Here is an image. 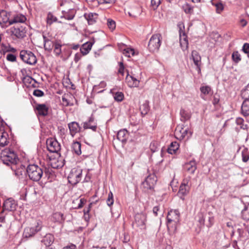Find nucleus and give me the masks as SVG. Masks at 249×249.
Listing matches in <instances>:
<instances>
[{"instance_id": "64", "label": "nucleus", "mask_w": 249, "mask_h": 249, "mask_svg": "<svg viewBox=\"0 0 249 249\" xmlns=\"http://www.w3.org/2000/svg\"><path fill=\"white\" fill-rule=\"evenodd\" d=\"M240 24L241 26L245 27L247 24V21L244 19H241L240 20Z\"/></svg>"}, {"instance_id": "26", "label": "nucleus", "mask_w": 249, "mask_h": 249, "mask_svg": "<svg viewBox=\"0 0 249 249\" xmlns=\"http://www.w3.org/2000/svg\"><path fill=\"white\" fill-rule=\"evenodd\" d=\"M128 137V131L125 129L120 130L117 135V139L122 142H125Z\"/></svg>"}, {"instance_id": "4", "label": "nucleus", "mask_w": 249, "mask_h": 249, "mask_svg": "<svg viewBox=\"0 0 249 249\" xmlns=\"http://www.w3.org/2000/svg\"><path fill=\"white\" fill-rule=\"evenodd\" d=\"M146 216L143 213H137L135 216V221L132 226L137 231L144 230L146 229Z\"/></svg>"}, {"instance_id": "35", "label": "nucleus", "mask_w": 249, "mask_h": 249, "mask_svg": "<svg viewBox=\"0 0 249 249\" xmlns=\"http://www.w3.org/2000/svg\"><path fill=\"white\" fill-rule=\"evenodd\" d=\"M3 46V50L2 49L3 55H4L6 53H17V50L16 49L11 47L9 44H5V46Z\"/></svg>"}, {"instance_id": "60", "label": "nucleus", "mask_w": 249, "mask_h": 249, "mask_svg": "<svg viewBox=\"0 0 249 249\" xmlns=\"http://www.w3.org/2000/svg\"><path fill=\"white\" fill-rule=\"evenodd\" d=\"M33 79L30 76H27L24 78V82L31 84L33 83Z\"/></svg>"}, {"instance_id": "17", "label": "nucleus", "mask_w": 249, "mask_h": 249, "mask_svg": "<svg viewBox=\"0 0 249 249\" xmlns=\"http://www.w3.org/2000/svg\"><path fill=\"white\" fill-rule=\"evenodd\" d=\"M10 14L4 10L0 11V25L2 26L10 25Z\"/></svg>"}, {"instance_id": "27", "label": "nucleus", "mask_w": 249, "mask_h": 249, "mask_svg": "<svg viewBox=\"0 0 249 249\" xmlns=\"http://www.w3.org/2000/svg\"><path fill=\"white\" fill-rule=\"evenodd\" d=\"M84 17L87 20L89 25H92L96 22L98 14L96 13L85 14Z\"/></svg>"}, {"instance_id": "57", "label": "nucleus", "mask_w": 249, "mask_h": 249, "mask_svg": "<svg viewBox=\"0 0 249 249\" xmlns=\"http://www.w3.org/2000/svg\"><path fill=\"white\" fill-rule=\"evenodd\" d=\"M198 217L199 218V219L198 220V221L199 222V223L201 225H204L205 220H204V218L203 214L202 213H198Z\"/></svg>"}, {"instance_id": "55", "label": "nucleus", "mask_w": 249, "mask_h": 249, "mask_svg": "<svg viewBox=\"0 0 249 249\" xmlns=\"http://www.w3.org/2000/svg\"><path fill=\"white\" fill-rule=\"evenodd\" d=\"M33 95L36 97H42L44 93L43 91L39 89H35L33 92Z\"/></svg>"}, {"instance_id": "18", "label": "nucleus", "mask_w": 249, "mask_h": 249, "mask_svg": "<svg viewBox=\"0 0 249 249\" xmlns=\"http://www.w3.org/2000/svg\"><path fill=\"white\" fill-rule=\"evenodd\" d=\"M68 127L70 130V134L72 137H74L77 133L80 132L81 129L79 124L76 122L69 123L68 124Z\"/></svg>"}, {"instance_id": "23", "label": "nucleus", "mask_w": 249, "mask_h": 249, "mask_svg": "<svg viewBox=\"0 0 249 249\" xmlns=\"http://www.w3.org/2000/svg\"><path fill=\"white\" fill-rule=\"evenodd\" d=\"M94 43V41L93 40V42H87L83 44L80 48L81 53L83 55L87 54L91 50L92 46Z\"/></svg>"}, {"instance_id": "63", "label": "nucleus", "mask_w": 249, "mask_h": 249, "mask_svg": "<svg viewBox=\"0 0 249 249\" xmlns=\"http://www.w3.org/2000/svg\"><path fill=\"white\" fill-rule=\"evenodd\" d=\"M63 249H76V246L73 244H71V245L64 247Z\"/></svg>"}, {"instance_id": "54", "label": "nucleus", "mask_w": 249, "mask_h": 249, "mask_svg": "<svg viewBox=\"0 0 249 249\" xmlns=\"http://www.w3.org/2000/svg\"><path fill=\"white\" fill-rule=\"evenodd\" d=\"M133 82L132 84L130 83V87H138L139 86L140 81L136 78L134 77L133 74V79H132Z\"/></svg>"}, {"instance_id": "5", "label": "nucleus", "mask_w": 249, "mask_h": 249, "mask_svg": "<svg viewBox=\"0 0 249 249\" xmlns=\"http://www.w3.org/2000/svg\"><path fill=\"white\" fill-rule=\"evenodd\" d=\"M161 36L160 34L153 35L150 38L148 48L150 52H155L159 50L161 45Z\"/></svg>"}, {"instance_id": "20", "label": "nucleus", "mask_w": 249, "mask_h": 249, "mask_svg": "<svg viewBox=\"0 0 249 249\" xmlns=\"http://www.w3.org/2000/svg\"><path fill=\"white\" fill-rule=\"evenodd\" d=\"M192 57L195 65L196 66V70L198 72H200L201 57L198 53L195 50L192 52Z\"/></svg>"}, {"instance_id": "59", "label": "nucleus", "mask_w": 249, "mask_h": 249, "mask_svg": "<svg viewBox=\"0 0 249 249\" xmlns=\"http://www.w3.org/2000/svg\"><path fill=\"white\" fill-rule=\"evenodd\" d=\"M81 54H82L81 53H77L75 54L74 58V60L75 62L77 63L81 59V58L82 57Z\"/></svg>"}, {"instance_id": "40", "label": "nucleus", "mask_w": 249, "mask_h": 249, "mask_svg": "<svg viewBox=\"0 0 249 249\" xmlns=\"http://www.w3.org/2000/svg\"><path fill=\"white\" fill-rule=\"evenodd\" d=\"M244 120L242 118H237L236 119V124L239 126L240 128L243 129H247L248 128V125L244 124Z\"/></svg>"}, {"instance_id": "2", "label": "nucleus", "mask_w": 249, "mask_h": 249, "mask_svg": "<svg viewBox=\"0 0 249 249\" xmlns=\"http://www.w3.org/2000/svg\"><path fill=\"white\" fill-rule=\"evenodd\" d=\"M26 171L29 178L34 181H39L43 175L42 168L36 164H29Z\"/></svg>"}, {"instance_id": "42", "label": "nucleus", "mask_w": 249, "mask_h": 249, "mask_svg": "<svg viewBox=\"0 0 249 249\" xmlns=\"http://www.w3.org/2000/svg\"><path fill=\"white\" fill-rule=\"evenodd\" d=\"M124 98V95L122 92H117L114 95V99L117 102H121Z\"/></svg>"}, {"instance_id": "43", "label": "nucleus", "mask_w": 249, "mask_h": 249, "mask_svg": "<svg viewBox=\"0 0 249 249\" xmlns=\"http://www.w3.org/2000/svg\"><path fill=\"white\" fill-rule=\"evenodd\" d=\"M47 19V23L50 25L57 21V18L51 13H48Z\"/></svg>"}, {"instance_id": "47", "label": "nucleus", "mask_w": 249, "mask_h": 249, "mask_svg": "<svg viewBox=\"0 0 249 249\" xmlns=\"http://www.w3.org/2000/svg\"><path fill=\"white\" fill-rule=\"evenodd\" d=\"M232 58L233 61L236 63L241 60L240 55L238 52H234L232 53Z\"/></svg>"}, {"instance_id": "33", "label": "nucleus", "mask_w": 249, "mask_h": 249, "mask_svg": "<svg viewBox=\"0 0 249 249\" xmlns=\"http://www.w3.org/2000/svg\"><path fill=\"white\" fill-rule=\"evenodd\" d=\"M72 151L77 155H80L81 154V145L78 142H74L71 145Z\"/></svg>"}, {"instance_id": "61", "label": "nucleus", "mask_w": 249, "mask_h": 249, "mask_svg": "<svg viewBox=\"0 0 249 249\" xmlns=\"http://www.w3.org/2000/svg\"><path fill=\"white\" fill-rule=\"evenodd\" d=\"M160 211V207L159 206H155L153 209V212L155 215H158V212Z\"/></svg>"}, {"instance_id": "62", "label": "nucleus", "mask_w": 249, "mask_h": 249, "mask_svg": "<svg viewBox=\"0 0 249 249\" xmlns=\"http://www.w3.org/2000/svg\"><path fill=\"white\" fill-rule=\"evenodd\" d=\"M31 85L33 88L39 87V83H38L35 79H33V83Z\"/></svg>"}, {"instance_id": "50", "label": "nucleus", "mask_w": 249, "mask_h": 249, "mask_svg": "<svg viewBox=\"0 0 249 249\" xmlns=\"http://www.w3.org/2000/svg\"><path fill=\"white\" fill-rule=\"evenodd\" d=\"M107 24L108 28L110 30H113L115 29L116 23H115V22L113 20H112L111 19H108Z\"/></svg>"}, {"instance_id": "14", "label": "nucleus", "mask_w": 249, "mask_h": 249, "mask_svg": "<svg viewBox=\"0 0 249 249\" xmlns=\"http://www.w3.org/2000/svg\"><path fill=\"white\" fill-rule=\"evenodd\" d=\"M17 204L16 201L12 198L7 199L4 201L2 205V211H7L9 212L14 211L16 210Z\"/></svg>"}, {"instance_id": "15", "label": "nucleus", "mask_w": 249, "mask_h": 249, "mask_svg": "<svg viewBox=\"0 0 249 249\" xmlns=\"http://www.w3.org/2000/svg\"><path fill=\"white\" fill-rule=\"evenodd\" d=\"M41 229V226L39 222H37L35 227H27L23 232V234L25 237H30L35 235L37 232Z\"/></svg>"}, {"instance_id": "56", "label": "nucleus", "mask_w": 249, "mask_h": 249, "mask_svg": "<svg viewBox=\"0 0 249 249\" xmlns=\"http://www.w3.org/2000/svg\"><path fill=\"white\" fill-rule=\"evenodd\" d=\"M242 51L246 54L249 53V43H246L243 45Z\"/></svg>"}, {"instance_id": "10", "label": "nucleus", "mask_w": 249, "mask_h": 249, "mask_svg": "<svg viewBox=\"0 0 249 249\" xmlns=\"http://www.w3.org/2000/svg\"><path fill=\"white\" fill-rule=\"evenodd\" d=\"M46 144L47 149L50 152L58 153L61 149L60 144L54 139H47Z\"/></svg>"}, {"instance_id": "41", "label": "nucleus", "mask_w": 249, "mask_h": 249, "mask_svg": "<svg viewBox=\"0 0 249 249\" xmlns=\"http://www.w3.org/2000/svg\"><path fill=\"white\" fill-rule=\"evenodd\" d=\"M242 157L243 161L246 162L249 160V150L247 148H244L242 152Z\"/></svg>"}, {"instance_id": "25", "label": "nucleus", "mask_w": 249, "mask_h": 249, "mask_svg": "<svg viewBox=\"0 0 249 249\" xmlns=\"http://www.w3.org/2000/svg\"><path fill=\"white\" fill-rule=\"evenodd\" d=\"M180 120L181 122L185 123L190 119L191 118V113L190 112L185 110L184 109L181 108L180 110Z\"/></svg>"}, {"instance_id": "53", "label": "nucleus", "mask_w": 249, "mask_h": 249, "mask_svg": "<svg viewBox=\"0 0 249 249\" xmlns=\"http://www.w3.org/2000/svg\"><path fill=\"white\" fill-rule=\"evenodd\" d=\"M183 9L186 14H191L193 12V8L189 4H186L183 6Z\"/></svg>"}, {"instance_id": "9", "label": "nucleus", "mask_w": 249, "mask_h": 249, "mask_svg": "<svg viewBox=\"0 0 249 249\" xmlns=\"http://www.w3.org/2000/svg\"><path fill=\"white\" fill-rule=\"evenodd\" d=\"M82 174V169L78 168H73L71 170L68 178L69 182L72 185H76L81 180Z\"/></svg>"}, {"instance_id": "7", "label": "nucleus", "mask_w": 249, "mask_h": 249, "mask_svg": "<svg viewBox=\"0 0 249 249\" xmlns=\"http://www.w3.org/2000/svg\"><path fill=\"white\" fill-rule=\"evenodd\" d=\"M19 57L24 62L29 65H35L37 62L36 56L30 51H21L19 53Z\"/></svg>"}, {"instance_id": "46", "label": "nucleus", "mask_w": 249, "mask_h": 249, "mask_svg": "<svg viewBox=\"0 0 249 249\" xmlns=\"http://www.w3.org/2000/svg\"><path fill=\"white\" fill-rule=\"evenodd\" d=\"M241 96L242 98L244 99V100H249V85L246 89L242 91Z\"/></svg>"}, {"instance_id": "32", "label": "nucleus", "mask_w": 249, "mask_h": 249, "mask_svg": "<svg viewBox=\"0 0 249 249\" xmlns=\"http://www.w3.org/2000/svg\"><path fill=\"white\" fill-rule=\"evenodd\" d=\"M8 134L6 132H2L0 137V146L4 147L8 144L9 142L8 140Z\"/></svg>"}, {"instance_id": "45", "label": "nucleus", "mask_w": 249, "mask_h": 249, "mask_svg": "<svg viewBox=\"0 0 249 249\" xmlns=\"http://www.w3.org/2000/svg\"><path fill=\"white\" fill-rule=\"evenodd\" d=\"M15 53H7L6 56V59L10 62H14L17 61V56Z\"/></svg>"}, {"instance_id": "13", "label": "nucleus", "mask_w": 249, "mask_h": 249, "mask_svg": "<svg viewBox=\"0 0 249 249\" xmlns=\"http://www.w3.org/2000/svg\"><path fill=\"white\" fill-rule=\"evenodd\" d=\"M188 128H184V125H178L175 131L176 138L179 140H183L188 134Z\"/></svg>"}, {"instance_id": "22", "label": "nucleus", "mask_w": 249, "mask_h": 249, "mask_svg": "<svg viewBox=\"0 0 249 249\" xmlns=\"http://www.w3.org/2000/svg\"><path fill=\"white\" fill-rule=\"evenodd\" d=\"M26 17L22 14H18L14 16L12 19L10 20L9 25L17 23H24L26 20Z\"/></svg>"}, {"instance_id": "8", "label": "nucleus", "mask_w": 249, "mask_h": 249, "mask_svg": "<svg viewBox=\"0 0 249 249\" xmlns=\"http://www.w3.org/2000/svg\"><path fill=\"white\" fill-rule=\"evenodd\" d=\"M190 180V178H184L181 182L179 190L178 193V196L182 200H185V196L189 193L190 187L188 183Z\"/></svg>"}, {"instance_id": "36", "label": "nucleus", "mask_w": 249, "mask_h": 249, "mask_svg": "<svg viewBox=\"0 0 249 249\" xmlns=\"http://www.w3.org/2000/svg\"><path fill=\"white\" fill-rule=\"evenodd\" d=\"M178 148L179 144L177 142H172L170 143L169 147L167 149V152L171 154H175Z\"/></svg>"}, {"instance_id": "44", "label": "nucleus", "mask_w": 249, "mask_h": 249, "mask_svg": "<svg viewBox=\"0 0 249 249\" xmlns=\"http://www.w3.org/2000/svg\"><path fill=\"white\" fill-rule=\"evenodd\" d=\"M200 90L202 94L208 95L211 91V88L209 86H202L200 88Z\"/></svg>"}, {"instance_id": "29", "label": "nucleus", "mask_w": 249, "mask_h": 249, "mask_svg": "<svg viewBox=\"0 0 249 249\" xmlns=\"http://www.w3.org/2000/svg\"><path fill=\"white\" fill-rule=\"evenodd\" d=\"M63 16L61 18H64L67 20H71L74 17V12L72 8H70L68 10V11L65 10L62 11Z\"/></svg>"}, {"instance_id": "48", "label": "nucleus", "mask_w": 249, "mask_h": 249, "mask_svg": "<svg viewBox=\"0 0 249 249\" xmlns=\"http://www.w3.org/2000/svg\"><path fill=\"white\" fill-rule=\"evenodd\" d=\"M107 203L108 206H111L114 203L113 195L112 192H110L108 195V197L107 200Z\"/></svg>"}, {"instance_id": "52", "label": "nucleus", "mask_w": 249, "mask_h": 249, "mask_svg": "<svg viewBox=\"0 0 249 249\" xmlns=\"http://www.w3.org/2000/svg\"><path fill=\"white\" fill-rule=\"evenodd\" d=\"M161 0H151V6L152 7L153 9H156L158 8L159 5L161 3Z\"/></svg>"}, {"instance_id": "34", "label": "nucleus", "mask_w": 249, "mask_h": 249, "mask_svg": "<svg viewBox=\"0 0 249 249\" xmlns=\"http://www.w3.org/2000/svg\"><path fill=\"white\" fill-rule=\"evenodd\" d=\"M212 3L216 7V11L217 13H220L224 9V6L221 1L219 0H212Z\"/></svg>"}, {"instance_id": "11", "label": "nucleus", "mask_w": 249, "mask_h": 249, "mask_svg": "<svg viewBox=\"0 0 249 249\" xmlns=\"http://www.w3.org/2000/svg\"><path fill=\"white\" fill-rule=\"evenodd\" d=\"M12 35L18 38H23L26 36V30L25 27L22 26H15L10 29Z\"/></svg>"}, {"instance_id": "6", "label": "nucleus", "mask_w": 249, "mask_h": 249, "mask_svg": "<svg viewBox=\"0 0 249 249\" xmlns=\"http://www.w3.org/2000/svg\"><path fill=\"white\" fill-rule=\"evenodd\" d=\"M167 226L168 229L173 226H174L175 229L176 225L179 221V213L177 210H171L168 212L167 216Z\"/></svg>"}, {"instance_id": "39", "label": "nucleus", "mask_w": 249, "mask_h": 249, "mask_svg": "<svg viewBox=\"0 0 249 249\" xmlns=\"http://www.w3.org/2000/svg\"><path fill=\"white\" fill-rule=\"evenodd\" d=\"M242 217L245 220H249V204L242 211Z\"/></svg>"}, {"instance_id": "28", "label": "nucleus", "mask_w": 249, "mask_h": 249, "mask_svg": "<svg viewBox=\"0 0 249 249\" xmlns=\"http://www.w3.org/2000/svg\"><path fill=\"white\" fill-rule=\"evenodd\" d=\"M62 45L61 44L60 40H55L54 45L53 46V53L56 56H59L62 53L61 47Z\"/></svg>"}, {"instance_id": "58", "label": "nucleus", "mask_w": 249, "mask_h": 249, "mask_svg": "<svg viewBox=\"0 0 249 249\" xmlns=\"http://www.w3.org/2000/svg\"><path fill=\"white\" fill-rule=\"evenodd\" d=\"M219 102V96L218 95H214L213 101V104L215 106L218 104Z\"/></svg>"}, {"instance_id": "3", "label": "nucleus", "mask_w": 249, "mask_h": 249, "mask_svg": "<svg viewBox=\"0 0 249 249\" xmlns=\"http://www.w3.org/2000/svg\"><path fill=\"white\" fill-rule=\"evenodd\" d=\"M157 180V178L155 174L148 176L141 184V188L142 191L148 193L149 191L153 190Z\"/></svg>"}, {"instance_id": "31", "label": "nucleus", "mask_w": 249, "mask_h": 249, "mask_svg": "<svg viewBox=\"0 0 249 249\" xmlns=\"http://www.w3.org/2000/svg\"><path fill=\"white\" fill-rule=\"evenodd\" d=\"M54 241L53 236L50 233L46 234L42 240L41 242L43 243L46 246H49Z\"/></svg>"}, {"instance_id": "21", "label": "nucleus", "mask_w": 249, "mask_h": 249, "mask_svg": "<svg viewBox=\"0 0 249 249\" xmlns=\"http://www.w3.org/2000/svg\"><path fill=\"white\" fill-rule=\"evenodd\" d=\"M83 128L84 129H91L95 131L97 128V125L94 122V119L92 116L89 118L88 121L83 123Z\"/></svg>"}, {"instance_id": "24", "label": "nucleus", "mask_w": 249, "mask_h": 249, "mask_svg": "<svg viewBox=\"0 0 249 249\" xmlns=\"http://www.w3.org/2000/svg\"><path fill=\"white\" fill-rule=\"evenodd\" d=\"M180 45L183 50H185L188 48V42L187 38V36L184 32L182 34L180 32Z\"/></svg>"}, {"instance_id": "16", "label": "nucleus", "mask_w": 249, "mask_h": 249, "mask_svg": "<svg viewBox=\"0 0 249 249\" xmlns=\"http://www.w3.org/2000/svg\"><path fill=\"white\" fill-rule=\"evenodd\" d=\"M35 110L37 116H46L48 114L49 107L45 104H37Z\"/></svg>"}, {"instance_id": "51", "label": "nucleus", "mask_w": 249, "mask_h": 249, "mask_svg": "<svg viewBox=\"0 0 249 249\" xmlns=\"http://www.w3.org/2000/svg\"><path fill=\"white\" fill-rule=\"evenodd\" d=\"M134 50L133 49L127 48L124 50L123 53L128 57H130V54L134 55Z\"/></svg>"}, {"instance_id": "1", "label": "nucleus", "mask_w": 249, "mask_h": 249, "mask_svg": "<svg viewBox=\"0 0 249 249\" xmlns=\"http://www.w3.org/2000/svg\"><path fill=\"white\" fill-rule=\"evenodd\" d=\"M0 159L2 163L7 166L11 167L14 171V174L19 179H23L25 174V168L20 164L17 167L19 161L16 153L9 149H5L1 151Z\"/></svg>"}, {"instance_id": "30", "label": "nucleus", "mask_w": 249, "mask_h": 249, "mask_svg": "<svg viewBox=\"0 0 249 249\" xmlns=\"http://www.w3.org/2000/svg\"><path fill=\"white\" fill-rule=\"evenodd\" d=\"M242 113L245 116H247L249 115V100H244L242 103L241 107Z\"/></svg>"}, {"instance_id": "38", "label": "nucleus", "mask_w": 249, "mask_h": 249, "mask_svg": "<svg viewBox=\"0 0 249 249\" xmlns=\"http://www.w3.org/2000/svg\"><path fill=\"white\" fill-rule=\"evenodd\" d=\"M140 110L142 115H146L149 110V102L147 101H145L140 106Z\"/></svg>"}, {"instance_id": "12", "label": "nucleus", "mask_w": 249, "mask_h": 249, "mask_svg": "<svg viewBox=\"0 0 249 249\" xmlns=\"http://www.w3.org/2000/svg\"><path fill=\"white\" fill-rule=\"evenodd\" d=\"M42 36L43 38L44 48L45 51L51 52L53 48L54 45V41H53L52 39V37L49 35L43 33Z\"/></svg>"}, {"instance_id": "49", "label": "nucleus", "mask_w": 249, "mask_h": 249, "mask_svg": "<svg viewBox=\"0 0 249 249\" xmlns=\"http://www.w3.org/2000/svg\"><path fill=\"white\" fill-rule=\"evenodd\" d=\"M126 76L125 78L126 82L127 83L128 86L130 87V83L132 84L133 82L132 79H133V74L131 72V74H129V71L128 70H126Z\"/></svg>"}, {"instance_id": "19", "label": "nucleus", "mask_w": 249, "mask_h": 249, "mask_svg": "<svg viewBox=\"0 0 249 249\" xmlns=\"http://www.w3.org/2000/svg\"><path fill=\"white\" fill-rule=\"evenodd\" d=\"M184 170L188 173L194 174L196 169V163L194 160L186 163L184 165Z\"/></svg>"}, {"instance_id": "37", "label": "nucleus", "mask_w": 249, "mask_h": 249, "mask_svg": "<svg viewBox=\"0 0 249 249\" xmlns=\"http://www.w3.org/2000/svg\"><path fill=\"white\" fill-rule=\"evenodd\" d=\"M86 202V200L84 198L78 199L77 198L75 200H73L72 201V204L74 205L73 206L74 209H80L83 206L85 202Z\"/></svg>"}]
</instances>
